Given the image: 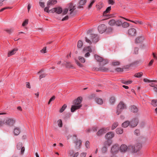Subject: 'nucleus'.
<instances>
[{
  "label": "nucleus",
  "instance_id": "50",
  "mask_svg": "<svg viewBox=\"0 0 157 157\" xmlns=\"http://www.w3.org/2000/svg\"><path fill=\"white\" fill-rule=\"evenodd\" d=\"M134 133L136 136H139L140 135V131L139 129L135 130L134 131Z\"/></svg>",
  "mask_w": 157,
  "mask_h": 157
},
{
  "label": "nucleus",
  "instance_id": "52",
  "mask_svg": "<svg viewBox=\"0 0 157 157\" xmlns=\"http://www.w3.org/2000/svg\"><path fill=\"white\" fill-rule=\"evenodd\" d=\"M105 30H106V32L107 33H110L112 32V31L113 28L111 27H108L107 29H106Z\"/></svg>",
  "mask_w": 157,
  "mask_h": 157
},
{
  "label": "nucleus",
  "instance_id": "60",
  "mask_svg": "<svg viewBox=\"0 0 157 157\" xmlns=\"http://www.w3.org/2000/svg\"><path fill=\"white\" fill-rule=\"evenodd\" d=\"M85 146L87 148H90V142L89 141H87L86 142Z\"/></svg>",
  "mask_w": 157,
  "mask_h": 157
},
{
  "label": "nucleus",
  "instance_id": "41",
  "mask_svg": "<svg viewBox=\"0 0 157 157\" xmlns=\"http://www.w3.org/2000/svg\"><path fill=\"white\" fill-rule=\"evenodd\" d=\"M82 142L80 140H77L75 142L76 145L78 147H80L81 144Z\"/></svg>",
  "mask_w": 157,
  "mask_h": 157
},
{
  "label": "nucleus",
  "instance_id": "22",
  "mask_svg": "<svg viewBox=\"0 0 157 157\" xmlns=\"http://www.w3.org/2000/svg\"><path fill=\"white\" fill-rule=\"evenodd\" d=\"M144 40V37L141 36L138 37L136 39V43H141Z\"/></svg>",
  "mask_w": 157,
  "mask_h": 157
},
{
  "label": "nucleus",
  "instance_id": "34",
  "mask_svg": "<svg viewBox=\"0 0 157 157\" xmlns=\"http://www.w3.org/2000/svg\"><path fill=\"white\" fill-rule=\"evenodd\" d=\"M143 75V73L142 72L135 73L134 76L136 78H140Z\"/></svg>",
  "mask_w": 157,
  "mask_h": 157
},
{
  "label": "nucleus",
  "instance_id": "26",
  "mask_svg": "<svg viewBox=\"0 0 157 157\" xmlns=\"http://www.w3.org/2000/svg\"><path fill=\"white\" fill-rule=\"evenodd\" d=\"M98 70L97 71H99L102 72H106L108 71L109 69L107 68L103 67V66L100 67L99 68H98Z\"/></svg>",
  "mask_w": 157,
  "mask_h": 157
},
{
  "label": "nucleus",
  "instance_id": "16",
  "mask_svg": "<svg viewBox=\"0 0 157 157\" xmlns=\"http://www.w3.org/2000/svg\"><path fill=\"white\" fill-rule=\"evenodd\" d=\"M114 136V134L112 132H109L106 134L105 137L106 139L109 140L111 139Z\"/></svg>",
  "mask_w": 157,
  "mask_h": 157
},
{
  "label": "nucleus",
  "instance_id": "19",
  "mask_svg": "<svg viewBox=\"0 0 157 157\" xmlns=\"http://www.w3.org/2000/svg\"><path fill=\"white\" fill-rule=\"evenodd\" d=\"M86 2V0H80L79 2V5L78 6V9L83 8V6Z\"/></svg>",
  "mask_w": 157,
  "mask_h": 157
},
{
  "label": "nucleus",
  "instance_id": "14",
  "mask_svg": "<svg viewBox=\"0 0 157 157\" xmlns=\"http://www.w3.org/2000/svg\"><path fill=\"white\" fill-rule=\"evenodd\" d=\"M120 150L121 152H125L127 150L131 151L130 149L128 148V147L127 145L124 144H122L120 147Z\"/></svg>",
  "mask_w": 157,
  "mask_h": 157
},
{
  "label": "nucleus",
  "instance_id": "37",
  "mask_svg": "<svg viewBox=\"0 0 157 157\" xmlns=\"http://www.w3.org/2000/svg\"><path fill=\"white\" fill-rule=\"evenodd\" d=\"M118 125V123L117 122L113 123L111 129L112 130H114L116 128Z\"/></svg>",
  "mask_w": 157,
  "mask_h": 157
},
{
  "label": "nucleus",
  "instance_id": "1",
  "mask_svg": "<svg viewBox=\"0 0 157 157\" xmlns=\"http://www.w3.org/2000/svg\"><path fill=\"white\" fill-rule=\"evenodd\" d=\"M94 57L95 59L98 62H100L99 65L100 66H103L108 63V60L104 59L102 57H101L98 55L95 54Z\"/></svg>",
  "mask_w": 157,
  "mask_h": 157
},
{
  "label": "nucleus",
  "instance_id": "55",
  "mask_svg": "<svg viewBox=\"0 0 157 157\" xmlns=\"http://www.w3.org/2000/svg\"><path fill=\"white\" fill-rule=\"evenodd\" d=\"M68 10L67 8H66L64 9L63 11L62 14L63 15H65L68 12Z\"/></svg>",
  "mask_w": 157,
  "mask_h": 157
},
{
  "label": "nucleus",
  "instance_id": "42",
  "mask_svg": "<svg viewBox=\"0 0 157 157\" xmlns=\"http://www.w3.org/2000/svg\"><path fill=\"white\" fill-rule=\"evenodd\" d=\"M122 22L120 20H117L116 21L115 25L119 26L121 25Z\"/></svg>",
  "mask_w": 157,
  "mask_h": 157
},
{
  "label": "nucleus",
  "instance_id": "6",
  "mask_svg": "<svg viewBox=\"0 0 157 157\" xmlns=\"http://www.w3.org/2000/svg\"><path fill=\"white\" fill-rule=\"evenodd\" d=\"M137 31L136 29L133 28L129 29L128 30V35L131 36H136Z\"/></svg>",
  "mask_w": 157,
  "mask_h": 157
},
{
  "label": "nucleus",
  "instance_id": "23",
  "mask_svg": "<svg viewBox=\"0 0 157 157\" xmlns=\"http://www.w3.org/2000/svg\"><path fill=\"white\" fill-rule=\"evenodd\" d=\"M20 132V130L18 127H15L13 130V133L15 135H18Z\"/></svg>",
  "mask_w": 157,
  "mask_h": 157
},
{
  "label": "nucleus",
  "instance_id": "29",
  "mask_svg": "<svg viewBox=\"0 0 157 157\" xmlns=\"http://www.w3.org/2000/svg\"><path fill=\"white\" fill-rule=\"evenodd\" d=\"M112 141L111 140H107L104 143V145L106 147H109L112 144Z\"/></svg>",
  "mask_w": 157,
  "mask_h": 157
},
{
  "label": "nucleus",
  "instance_id": "27",
  "mask_svg": "<svg viewBox=\"0 0 157 157\" xmlns=\"http://www.w3.org/2000/svg\"><path fill=\"white\" fill-rule=\"evenodd\" d=\"M98 10H100L103 6V4L101 2H99L96 5Z\"/></svg>",
  "mask_w": 157,
  "mask_h": 157
},
{
  "label": "nucleus",
  "instance_id": "63",
  "mask_svg": "<svg viewBox=\"0 0 157 157\" xmlns=\"http://www.w3.org/2000/svg\"><path fill=\"white\" fill-rule=\"evenodd\" d=\"M139 49L137 47H135L134 49V52L135 54H137L138 53Z\"/></svg>",
  "mask_w": 157,
  "mask_h": 157
},
{
  "label": "nucleus",
  "instance_id": "28",
  "mask_svg": "<svg viewBox=\"0 0 157 157\" xmlns=\"http://www.w3.org/2000/svg\"><path fill=\"white\" fill-rule=\"evenodd\" d=\"M116 132L118 134H121L123 132V129L121 128H118L116 130Z\"/></svg>",
  "mask_w": 157,
  "mask_h": 157
},
{
  "label": "nucleus",
  "instance_id": "40",
  "mask_svg": "<svg viewBox=\"0 0 157 157\" xmlns=\"http://www.w3.org/2000/svg\"><path fill=\"white\" fill-rule=\"evenodd\" d=\"M144 81L145 82H156L157 81L155 80H150L146 78H144L143 79Z\"/></svg>",
  "mask_w": 157,
  "mask_h": 157
},
{
  "label": "nucleus",
  "instance_id": "30",
  "mask_svg": "<svg viewBox=\"0 0 157 157\" xmlns=\"http://www.w3.org/2000/svg\"><path fill=\"white\" fill-rule=\"evenodd\" d=\"M95 101L99 105H101L103 103V101L101 98H95Z\"/></svg>",
  "mask_w": 157,
  "mask_h": 157
},
{
  "label": "nucleus",
  "instance_id": "18",
  "mask_svg": "<svg viewBox=\"0 0 157 157\" xmlns=\"http://www.w3.org/2000/svg\"><path fill=\"white\" fill-rule=\"evenodd\" d=\"M119 17L121 18H122V19H123L126 20H127V21H130L131 22H132V23H134L136 24H143V22L141 21H137V20H136V21H132V20H129L128 19H127L125 17H122L121 16H120V17Z\"/></svg>",
  "mask_w": 157,
  "mask_h": 157
},
{
  "label": "nucleus",
  "instance_id": "31",
  "mask_svg": "<svg viewBox=\"0 0 157 157\" xmlns=\"http://www.w3.org/2000/svg\"><path fill=\"white\" fill-rule=\"evenodd\" d=\"M83 51L85 52H92L91 48L90 46L84 48L83 49Z\"/></svg>",
  "mask_w": 157,
  "mask_h": 157
},
{
  "label": "nucleus",
  "instance_id": "46",
  "mask_svg": "<svg viewBox=\"0 0 157 157\" xmlns=\"http://www.w3.org/2000/svg\"><path fill=\"white\" fill-rule=\"evenodd\" d=\"M78 59L82 63H84L85 61V59L81 56H79Z\"/></svg>",
  "mask_w": 157,
  "mask_h": 157
},
{
  "label": "nucleus",
  "instance_id": "35",
  "mask_svg": "<svg viewBox=\"0 0 157 157\" xmlns=\"http://www.w3.org/2000/svg\"><path fill=\"white\" fill-rule=\"evenodd\" d=\"M109 25L111 26L115 25L116 20L113 19H112L110 20L109 22Z\"/></svg>",
  "mask_w": 157,
  "mask_h": 157
},
{
  "label": "nucleus",
  "instance_id": "62",
  "mask_svg": "<svg viewBox=\"0 0 157 157\" xmlns=\"http://www.w3.org/2000/svg\"><path fill=\"white\" fill-rule=\"evenodd\" d=\"M86 41L88 43H89L90 44H91L92 43L91 41L90 40L87 38L86 37H85Z\"/></svg>",
  "mask_w": 157,
  "mask_h": 157
},
{
  "label": "nucleus",
  "instance_id": "4",
  "mask_svg": "<svg viewBox=\"0 0 157 157\" xmlns=\"http://www.w3.org/2000/svg\"><path fill=\"white\" fill-rule=\"evenodd\" d=\"M4 123L10 126H12L15 123V121L13 118H7L4 121Z\"/></svg>",
  "mask_w": 157,
  "mask_h": 157
},
{
  "label": "nucleus",
  "instance_id": "49",
  "mask_svg": "<svg viewBox=\"0 0 157 157\" xmlns=\"http://www.w3.org/2000/svg\"><path fill=\"white\" fill-rule=\"evenodd\" d=\"M101 150L103 153H105L107 152V149L106 147L104 146L102 148Z\"/></svg>",
  "mask_w": 157,
  "mask_h": 157
},
{
  "label": "nucleus",
  "instance_id": "2",
  "mask_svg": "<svg viewBox=\"0 0 157 157\" xmlns=\"http://www.w3.org/2000/svg\"><path fill=\"white\" fill-rule=\"evenodd\" d=\"M142 147L141 144L138 143L136 144L134 146L132 145L128 146V148L130 149L132 152L136 153L140 150Z\"/></svg>",
  "mask_w": 157,
  "mask_h": 157
},
{
  "label": "nucleus",
  "instance_id": "38",
  "mask_svg": "<svg viewBox=\"0 0 157 157\" xmlns=\"http://www.w3.org/2000/svg\"><path fill=\"white\" fill-rule=\"evenodd\" d=\"M121 25L123 28H126L129 26V24L127 22H124L122 23Z\"/></svg>",
  "mask_w": 157,
  "mask_h": 157
},
{
  "label": "nucleus",
  "instance_id": "32",
  "mask_svg": "<svg viewBox=\"0 0 157 157\" xmlns=\"http://www.w3.org/2000/svg\"><path fill=\"white\" fill-rule=\"evenodd\" d=\"M66 67L67 68H74V67L71 63L67 62L65 64Z\"/></svg>",
  "mask_w": 157,
  "mask_h": 157
},
{
  "label": "nucleus",
  "instance_id": "3",
  "mask_svg": "<svg viewBox=\"0 0 157 157\" xmlns=\"http://www.w3.org/2000/svg\"><path fill=\"white\" fill-rule=\"evenodd\" d=\"M126 108V106L124 104L122 101H121L117 106V110L116 113L119 115L121 113L123 110L124 109Z\"/></svg>",
  "mask_w": 157,
  "mask_h": 157
},
{
  "label": "nucleus",
  "instance_id": "59",
  "mask_svg": "<svg viewBox=\"0 0 157 157\" xmlns=\"http://www.w3.org/2000/svg\"><path fill=\"white\" fill-rule=\"evenodd\" d=\"M58 121V126L60 127H62V120H59Z\"/></svg>",
  "mask_w": 157,
  "mask_h": 157
},
{
  "label": "nucleus",
  "instance_id": "45",
  "mask_svg": "<svg viewBox=\"0 0 157 157\" xmlns=\"http://www.w3.org/2000/svg\"><path fill=\"white\" fill-rule=\"evenodd\" d=\"M75 62L76 64L80 67H83V65L80 63L78 61L77 59H75Z\"/></svg>",
  "mask_w": 157,
  "mask_h": 157
},
{
  "label": "nucleus",
  "instance_id": "39",
  "mask_svg": "<svg viewBox=\"0 0 157 157\" xmlns=\"http://www.w3.org/2000/svg\"><path fill=\"white\" fill-rule=\"evenodd\" d=\"M151 104L153 106H157V100L153 99L152 100Z\"/></svg>",
  "mask_w": 157,
  "mask_h": 157
},
{
  "label": "nucleus",
  "instance_id": "36",
  "mask_svg": "<svg viewBox=\"0 0 157 157\" xmlns=\"http://www.w3.org/2000/svg\"><path fill=\"white\" fill-rule=\"evenodd\" d=\"M109 101L111 104H113L115 101V97L114 96L111 97L109 99Z\"/></svg>",
  "mask_w": 157,
  "mask_h": 157
},
{
  "label": "nucleus",
  "instance_id": "13",
  "mask_svg": "<svg viewBox=\"0 0 157 157\" xmlns=\"http://www.w3.org/2000/svg\"><path fill=\"white\" fill-rule=\"evenodd\" d=\"M105 25L104 24H102L99 25L98 27V30L99 32L102 33L105 32L106 30Z\"/></svg>",
  "mask_w": 157,
  "mask_h": 157
},
{
  "label": "nucleus",
  "instance_id": "47",
  "mask_svg": "<svg viewBox=\"0 0 157 157\" xmlns=\"http://www.w3.org/2000/svg\"><path fill=\"white\" fill-rule=\"evenodd\" d=\"M120 63L118 61H113L112 63V65L113 66H117V65H120Z\"/></svg>",
  "mask_w": 157,
  "mask_h": 157
},
{
  "label": "nucleus",
  "instance_id": "58",
  "mask_svg": "<svg viewBox=\"0 0 157 157\" xmlns=\"http://www.w3.org/2000/svg\"><path fill=\"white\" fill-rule=\"evenodd\" d=\"M50 7V6H47V7H46L44 9V11L48 13H49V12L51 13V12H50V10H49V8Z\"/></svg>",
  "mask_w": 157,
  "mask_h": 157
},
{
  "label": "nucleus",
  "instance_id": "7",
  "mask_svg": "<svg viewBox=\"0 0 157 157\" xmlns=\"http://www.w3.org/2000/svg\"><path fill=\"white\" fill-rule=\"evenodd\" d=\"M50 12L52 13L56 12L58 14H60L62 12V9L60 7H55L50 10Z\"/></svg>",
  "mask_w": 157,
  "mask_h": 157
},
{
  "label": "nucleus",
  "instance_id": "12",
  "mask_svg": "<svg viewBox=\"0 0 157 157\" xmlns=\"http://www.w3.org/2000/svg\"><path fill=\"white\" fill-rule=\"evenodd\" d=\"M82 101V98L80 97H78L76 99L73 101V104L76 105H82V104H81Z\"/></svg>",
  "mask_w": 157,
  "mask_h": 157
},
{
  "label": "nucleus",
  "instance_id": "8",
  "mask_svg": "<svg viewBox=\"0 0 157 157\" xmlns=\"http://www.w3.org/2000/svg\"><path fill=\"white\" fill-rule=\"evenodd\" d=\"M17 148L18 150H21V154L23 155L24 153L25 148L24 147L22 146V144L21 142L18 143L17 145Z\"/></svg>",
  "mask_w": 157,
  "mask_h": 157
},
{
  "label": "nucleus",
  "instance_id": "54",
  "mask_svg": "<svg viewBox=\"0 0 157 157\" xmlns=\"http://www.w3.org/2000/svg\"><path fill=\"white\" fill-rule=\"evenodd\" d=\"M46 75H47L45 73H44L42 74L39 76V79L40 80L42 78H44L45 77V76H46Z\"/></svg>",
  "mask_w": 157,
  "mask_h": 157
},
{
  "label": "nucleus",
  "instance_id": "25",
  "mask_svg": "<svg viewBox=\"0 0 157 157\" xmlns=\"http://www.w3.org/2000/svg\"><path fill=\"white\" fill-rule=\"evenodd\" d=\"M130 123L129 121H126L122 123L121 126L124 128H127L128 126H130Z\"/></svg>",
  "mask_w": 157,
  "mask_h": 157
},
{
  "label": "nucleus",
  "instance_id": "48",
  "mask_svg": "<svg viewBox=\"0 0 157 157\" xmlns=\"http://www.w3.org/2000/svg\"><path fill=\"white\" fill-rule=\"evenodd\" d=\"M28 19H25L23 22L22 24V26H25L28 23Z\"/></svg>",
  "mask_w": 157,
  "mask_h": 157
},
{
  "label": "nucleus",
  "instance_id": "57",
  "mask_svg": "<svg viewBox=\"0 0 157 157\" xmlns=\"http://www.w3.org/2000/svg\"><path fill=\"white\" fill-rule=\"evenodd\" d=\"M5 31L9 34H10L13 31V29H6Z\"/></svg>",
  "mask_w": 157,
  "mask_h": 157
},
{
  "label": "nucleus",
  "instance_id": "17",
  "mask_svg": "<svg viewBox=\"0 0 157 157\" xmlns=\"http://www.w3.org/2000/svg\"><path fill=\"white\" fill-rule=\"evenodd\" d=\"M82 106V105H72L71 108V112H74L76 110L80 109Z\"/></svg>",
  "mask_w": 157,
  "mask_h": 157
},
{
  "label": "nucleus",
  "instance_id": "9",
  "mask_svg": "<svg viewBox=\"0 0 157 157\" xmlns=\"http://www.w3.org/2000/svg\"><path fill=\"white\" fill-rule=\"evenodd\" d=\"M119 150V146L117 144H115L113 146L111 149L112 153L116 154Z\"/></svg>",
  "mask_w": 157,
  "mask_h": 157
},
{
  "label": "nucleus",
  "instance_id": "10",
  "mask_svg": "<svg viewBox=\"0 0 157 157\" xmlns=\"http://www.w3.org/2000/svg\"><path fill=\"white\" fill-rule=\"evenodd\" d=\"M107 132V128H103L99 129L97 132L96 135L98 136H100Z\"/></svg>",
  "mask_w": 157,
  "mask_h": 157
},
{
  "label": "nucleus",
  "instance_id": "24",
  "mask_svg": "<svg viewBox=\"0 0 157 157\" xmlns=\"http://www.w3.org/2000/svg\"><path fill=\"white\" fill-rule=\"evenodd\" d=\"M57 3L56 0H49L47 3V6L54 5Z\"/></svg>",
  "mask_w": 157,
  "mask_h": 157
},
{
  "label": "nucleus",
  "instance_id": "33",
  "mask_svg": "<svg viewBox=\"0 0 157 157\" xmlns=\"http://www.w3.org/2000/svg\"><path fill=\"white\" fill-rule=\"evenodd\" d=\"M131 111L133 113H136L138 111V109L135 105H132L131 107Z\"/></svg>",
  "mask_w": 157,
  "mask_h": 157
},
{
  "label": "nucleus",
  "instance_id": "56",
  "mask_svg": "<svg viewBox=\"0 0 157 157\" xmlns=\"http://www.w3.org/2000/svg\"><path fill=\"white\" fill-rule=\"evenodd\" d=\"M116 70L118 72H123V70L122 68L120 67H117L116 69Z\"/></svg>",
  "mask_w": 157,
  "mask_h": 157
},
{
  "label": "nucleus",
  "instance_id": "53",
  "mask_svg": "<svg viewBox=\"0 0 157 157\" xmlns=\"http://www.w3.org/2000/svg\"><path fill=\"white\" fill-rule=\"evenodd\" d=\"M95 0H93L90 3V4L88 6V7L89 9L90 8L92 7L93 5L95 2Z\"/></svg>",
  "mask_w": 157,
  "mask_h": 157
},
{
  "label": "nucleus",
  "instance_id": "64",
  "mask_svg": "<svg viewBox=\"0 0 157 157\" xmlns=\"http://www.w3.org/2000/svg\"><path fill=\"white\" fill-rule=\"evenodd\" d=\"M114 1L113 0H108V3L112 5H113L114 4Z\"/></svg>",
  "mask_w": 157,
  "mask_h": 157
},
{
  "label": "nucleus",
  "instance_id": "15",
  "mask_svg": "<svg viewBox=\"0 0 157 157\" xmlns=\"http://www.w3.org/2000/svg\"><path fill=\"white\" fill-rule=\"evenodd\" d=\"M111 10V7L110 6L108 7L104 11L103 13V16L107 18H109L110 17L109 15H108L107 14H106L109 13Z\"/></svg>",
  "mask_w": 157,
  "mask_h": 157
},
{
  "label": "nucleus",
  "instance_id": "44",
  "mask_svg": "<svg viewBox=\"0 0 157 157\" xmlns=\"http://www.w3.org/2000/svg\"><path fill=\"white\" fill-rule=\"evenodd\" d=\"M82 42L81 40H79L78 42L77 47L78 48H80L82 47Z\"/></svg>",
  "mask_w": 157,
  "mask_h": 157
},
{
  "label": "nucleus",
  "instance_id": "43",
  "mask_svg": "<svg viewBox=\"0 0 157 157\" xmlns=\"http://www.w3.org/2000/svg\"><path fill=\"white\" fill-rule=\"evenodd\" d=\"M67 106L66 104H64L62 107V108L60 109L59 112L60 113H62L66 108Z\"/></svg>",
  "mask_w": 157,
  "mask_h": 157
},
{
  "label": "nucleus",
  "instance_id": "5",
  "mask_svg": "<svg viewBox=\"0 0 157 157\" xmlns=\"http://www.w3.org/2000/svg\"><path fill=\"white\" fill-rule=\"evenodd\" d=\"M130 127L134 128L136 127L138 123V120L137 118H133L130 121Z\"/></svg>",
  "mask_w": 157,
  "mask_h": 157
},
{
  "label": "nucleus",
  "instance_id": "11",
  "mask_svg": "<svg viewBox=\"0 0 157 157\" xmlns=\"http://www.w3.org/2000/svg\"><path fill=\"white\" fill-rule=\"evenodd\" d=\"M90 37L93 42L96 43L99 41L98 36L97 34H91Z\"/></svg>",
  "mask_w": 157,
  "mask_h": 157
},
{
  "label": "nucleus",
  "instance_id": "21",
  "mask_svg": "<svg viewBox=\"0 0 157 157\" xmlns=\"http://www.w3.org/2000/svg\"><path fill=\"white\" fill-rule=\"evenodd\" d=\"M69 8L70 11H71L70 14H71L73 12L74 10L75 9V6H73V4L71 3L69 4Z\"/></svg>",
  "mask_w": 157,
  "mask_h": 157
},
{
  "label": "nucleus",
  "instance_id": "51",
  "mask_svg": "<svg viewBox=\"0 0 157 157\" xmlns=\"http://www.w3.org/2000/svg\"><path fill=\"white\" fill-rule=\"evenodd\" d=\"M95 96V94H91V95H89L88 97L89 99H91L94 98Z\"/></svg>",
  "mask_w": 157,
  "mask_h": 157
},
{
  "label": "nucleus",
  "instance_id": "61",
  "mask_svg": "<svg viewBox=\"0 0 157 157\" xmlns=\"http://www.w3.org/2000/svg\"><path fill=\"white\" fill-rule=\"evenodd\" d=\"M46 47H44L43 48L40 50V52L42 53H44L46 52Z\"/></svg>",
  "mask_w": 157,
  "mask_h": 157
},
{
  "label": "nucleus",
  "instance_id": "20",
  "mask_svg": "<svg viewBox=\"0 0 157 157\" xmlns=\"http://www.w3.org/2000/svg\"><path fill=\"white\" fill-rule=\"evenodd\" d=\"M18 50L17 48H14L12 50L9 51L8 53V56L10 57V56L13 55L15 54L16 52Z\"/></svg>",
  "mask_w": 157,
  "mask_h": 157
}]
</instances>
